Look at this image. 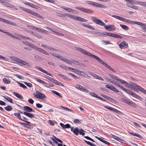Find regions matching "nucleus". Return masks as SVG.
Masks as SVG:
<instances>
[{"mask_svg": "<svg viewBox=\"0 0 146 146\" xmlns=\"http://www.w3.org/2000/svg\"><path fill=\"white\" fill-rule=\"evenodd\" d=\"M104 32L103 33L102 32H98L94 34H97L98 35L100 36H104L105 35Z\"/></svg>", "mask_w": 146, "mask_h": 146, "instance_id": "obj_38", "label": "nucleus"}, {"mask_svg": "<svg viewBox=\"0 0 146 146\" xmlns=\"http://www.w3.org/2000/svg\"><path fill=\"white\" fill-rule=\"evenodd\" d=\"M82 121V120H79L78 119H75L74 121L75 123H81Z\"/></svg>", "mask_w": 146, "mask_h": 146, "instance_id": "obj_43", "label": "nucleus"}, {"mask_svg": "<svg viewBox=\"0 0 146 146\" xmlns=\"http://www.w3.org/2000/svg\"><path fill=\"white\" fill-rule=\"evenodd\" d=\"M23 110L25 111H27V112H34L35 111L33 110L32 108L28 106H24L23 107Z\"/></svg>", "mask_w": 146, "mask_h": 146, "instance_id": "obj_14", "label": "nucleus"}, {"mask_svg": "<svg viewBox=\"0 0 146 146\" xmlns=\"http://www.w3.org/2000/svg\"><path fill=\"white\" fill-rule=\"evenodd\" d=\"M113 37H115V38H122V37L121 36H120L119 35L116 34H114V36Z\"/></svg>", "mask_w": 146, "mask_h": 146, "instance_id": "obj_61", "label": "nucleus"}, {"mask_svg": "<svg viewBox=\"0 0 146 146\" xmlns=\"http://www.w3.org/2000/svg\"><path fill=\"white\" fill-rule=\"evenodd\" d=\"M13 94L16 97H17V98L21 99H23V96L19 94L16 92H13Z\"/></svg>", "mask_w": 146, "mask_h": 146, "instance_id": "obj_20", "label": "nucleus"}, {"mask_svg": "<svg viewBox=\"0 0 146 146\" xmlns=\"http://www.w3.org/2000/svg\"><path fill=\"white\" fill-rule=\"evenodd\" d=\"M3 97L4 98H5L6 100H7L10 103L13 104L14 103L12 101V99L10 98L9 97H7L5 96H3Z\"/></svg>", "mask_w": 146, "mask_h": 146, "instance_id": "obj_29", "label": "nucleus"}, {"mask_svg": "<svg viewBox=\"0 0 146 146\" xmlns=\"http://www.w3.org/2000/svg\"><path fill=\"white\" fill-rule=\"evenodd\" d=\"M84 141L85 142H86L87 144H88V145H90V146H96V145L94 144V143H91V142H90L89 141H86L85 140H84Z\"/></svg>", "mask_w": 146, "mask_h": 146, "instance_id": "obj_41", "label": "nucleus"}, {"mask_svg": "<svg viewBox=\"0 0 146 146\" xmlns=\"http://www.w3.org/2000/svg\"><path fill=\"white\" fill-rule=\"evenodd\" d=\"M112 16L113 17L116 19H117L119 20L120 21H121V20L122 18V17L116 15H113Z\"/></svg>", "mask_w": 146, "mask_h": 146, "instance_id": "obj_53", "label": "nucleus"}, {"mask_svg": "<svg viewBox=\"0 0 146 146\" xmlns=\"http://www.w3.org/2000/svg\"><path fill=\"white\" fill-rule=\"evenodd\" d=\"M90 75H91V76H93L96 79L97 78V77H98V75H97L94 74L93 73H92V72L90 73Z\"/></svg>", "mask_w": 146, "mask_h": 146, "instance_id": "obj_60", "label": "nucleus"}, {"mask_svg": "<svg viewBox=\"0 0 146 146\" xmlns=\"http://www.w3.org/2000/svg\"><path fill=\"white\" fill-rule=\"evenodd\" d=\"M35 68L36 69H38L40 71L43 72V73H45V74H46L47 75H49L52 77H53V76L51 74L47 72V71H45V70H44L43 69H42L41 68L37 66H35Z\"/></svg>", "mask_w": 146, "mask_h": 146, "instance_id": "obj_13", "label": "nucleus"}, {"mask_svg": "<svg viewBox=\"0 0 146 146\" xmlns=\"http://www.w3.org/2000/svg\"><path fill=\"white\" fill-rule=\"evenodd\" d=\"M37 50L42 53L45 54V55H49L48 53L45 50H43L40 48H38V49H37Z\"/></svg>", "mask_w": 146, "mask_h": 146, "instance_id": "obj_19", "label": "nucleus"}, {"mask_svg": "<svg viewBox=\"0 0 146 146\" xmlns=\"http://www.w3.org/2000/svg\"><path fill=\"white\" fill-rule=\"evenodd\" d=\"M29 45L30 46L31 48H33L36 50H37V49H38V47L36 46H35L31 43H29Z\"/></svg>", "mask_w": 146, "mask_h": 146, "instance_id": "obj_51", "label": "nucleus"}, {"mask_svg": "<svg viewBox=\"0 0 146 146\" xmlns=\"http://www.w3.org/2000/svg\"><path fill=\"white\" fill-rule=\"evenodd\" d=\"M5 109L7 111H10L13 110V108L10 106H8L6 107H5Z\"/></svg>", "mask_w": 146, "mask_h": 146, "instance_id": "obj_28", "label": "nucleus"}, {"mask_svg": "<svg viewBox=\"0 0 146 146\" xmlns=\"http://www.w3.org/2000/svg\"><path fill=\"white\" fill-rule=\"evenodd\" d=\"M84 132H85V131L84 130L82 129H80L79 134L82 136H84L85 135V133H84Z\"/></svg>", "mask_w": 146, "mask_h": 146, "instance_id": "obj_44", "label": "nucleus"}, {"mask_svg": "<svg viewBox=\"0 0 146 146\" xmlns=\"http://www.w3.org/2000/svg\"><path fill=\"white\" fill-rule=\"evenodd\" d=\"M113 112L120 115L122 114V112L115 108L114 109Z\"/></svg>", "mask_w": 146, "mask_h": 146, "instance_id": "obj_50", "label": "nucleus"}, {"mask_svg": "<svg viewBox=\"0 0 146 146\" xmlns=\"http://www.w3.org/2000/svg\"><path fill=\"white\" fill-rule=\"evenodd\" d=\"M90 56L91 58H94L95 59L98 61L100 63L102 64H107L106 63L104 62V61L99 58L98 57L96 56L91 54L90 53V55L89 56Z\"/></svg>", "mask_w": 146, "mask_h": 146, "instance_id": "obj_8", "label": "nucleus"}, {"mask_svg": "<svg viewBox=\"0 0 146 146\" xmlns=\"http://www.w3.org/2000/svg\"><path fill=\"white\" fill-rule=\"evenodd\" d=\"M106 99L110 102H113L114 101V99L108 96L107 98H106Z\"/></svg>", "mask_w": 146, "mask_h": 146, "instance_id": "obj_57", "label": "nucleus"}, {"mask_svg": "<svg viewBox=\"0 0 146 146\" xmlns=\"http://www.w3.org/2000/svg\"><path fill=\"white\" fill-rule=\"evenodd\" d=\"M14 115L15 116L17 117V118L19 119H20L23 121H24L28 124H31V123L30 122L28 121H27V120H25L23 119L21 117V115L19 113H14Z\"/></svg>", "mask_w": 146, "mask_h": 146, "instance_id": "obj_9", "label": "nucleus"}, {"mask_svg": "<svg viewBox=\"0 0 146 146\" xmlns=\"http://www.w3.org/2000/svg\"><path fill=\"white\" fill-rule=\"evenodd\" d=\"M105 87L114 92H119L117 89L111 85L106 84L105 85Z\"/></svg>", "mask_w": 146, "mask_h": 146, "instance_id": "obj_10", "label": "nucleus"}, {"mask_svg": "<svg viewBox=\"0 0 146 146\" xmlns=\"http://www.w3.org/2000/svg\"><path fill=\"white\" fill-rule=\"evenodd\" d=\"M90 95H91V96H93L94 97L96 98H98L99 96H98L94 92H90Z\"/></svg>", "mask_w": 146, "mask_h": 146, "instance_id": "obj_49", "label": "nucleus"}, {"mask_svg": "<svg viewBox=\"0 0 146 146\" xmlns=\"http://www.w3.org/2000/svg\"><path fill=\"white\" fill-rule=\"evenodd\" d=\"M80 90L83 92H89V90H88L86 88L82 86V88H81V89Z\"/></svg>", "mask_w": 146, "mask_h": 146, "instance_id": "obj_37", "label": "nucleus"}, {"mask_svg": "<svg viewBox=\"0 0 146 146\" xmlns=\"http://www.w3.org/2000/svg\"><path fill=\"white\" fill-rule=\"evenodd\" d=\"M104 108L113 112L114 108L107 106H104Z\"/></svg>", "mask_w": 146, "mask_h": 146, "instance_id": "obj_52", "label": "nucleus"}, {"mask_svg": "<svg viewBox=\"0 0 146 146\" xmlns=\"http://www.w3.org/2000/svg\"><path fill=\"white\" fill-rule=\"evenodd\" d=\"M35 37L39 38H42V36L38 34H36Z\"/></svg>", "mask_w": 146, "mask_h": 146, "instance_id": "obj_62", "label": "nucleus"}, {"mask_svg": "<svg viewBox=\"0 0 146 146\" xmlns=\"http://www.w3.org/2000/svg\"><path fill=\"white\" fill-rule=\"evenodd\" d=\"M22 125H23L24 127H26L29 129H32L33 128V127H32V126L30 125L25 124L24 123H22Z\"/></svg>", "mask_w": 146, "mask_h": 146, "instance_id": "obj_21", "label": "nucleus"}, {"mask_svg": "<svg viewBox=\"0 0 146 146\" xmlns=\"http://www.w3.org/2000/svg\"><path fill=\"white\" fill-rule=\"evenodd\" d=\"M19 7L22 10L26 11V12H27L28 11L29 9H27V8H25L23 7Z\"/></svg>", "mask_w": 146, "mask_h": 146, "instance_id": "obj_59", "label": "nucleus"}, {"mask_svg": "<svg viewBox=\"0 0 146 146\" xmlns=\"http://www.w3.org/2000/svg\"><path fill=\"white\" fill-rule=\"evenodd\" d=\"M138 25L143 27H146V24H143L139 22H138Z\"/></svg>", "mask_w": 146, "mask_h": 146, "instance_id": "obj_55", "label": "nucleus"}, {"mask_svg": "<svg viewBox=\"0 0 146 146\" xmlns=\"http://www.w3.org/2000/svg\"><path fill=\"white\" fill-rule=\"evenodd\" d=\"M80 74L81 75H84V77L85 78H86L88 79H90V76H88V75H87V74H84V72H80Z\"/></svg>", "mask_w": 146, "mask_h": 146, "instance_id": "obj_45", "label": "nucleus"}, {"mask_svg": "<svg viewBox=\"0 0 146 146\" xmlns=\"http://www.w3.org/2000/svg\"><path fill=\"white\" fill-rule=\"evenodd\" d=\"M36 93L35 94V93H34L33 95L35 98L38 99L44 100H45V99L46 98V96L44 94L38 90L36 91Z\"/></svg>", "mask_w": 146, "mask_h": 146, "instance_id": "obj_3", "label": "nucleus"}, {"mask_svg": "<svg viewBox=\"0 0 146 146\" xmlns=\"http://www.w3.org/2000/svg\"><path fill=\"white\" fill-rule=\"evenodd\" d=\"M14 75L16 76V77H17L19 79L23 80L24 79V77L21 75H20L17 74H14Z\"/></svg>", "mask_w": 146, "mask_h": 146, "instance_id": "obj_48", "label": "nucleus"}, {"mask_svg": "<svg viewBox=\"0 0 146 146\" xmlns=\"http://www.w3.org/2000/svg\"><path fill=\"white\" fill-rule=\"evenodd\" d=\"M60 125L64 129L70 128V125L69 124H67L65 125L62 123H60Z\"/></svg>", "mask_w": 146, "mask_h": 146, "instance_id": "obj_17", "label": "nucleus"}, {"mask_svg": "<svg viewBox=\"0 0 146 146\" xmlns=\"http://www.w3.org/2000/svg\"><path fill=\"white\" fill-rule=\"evenodd\" d=\"M76 48L77 50L79 51L81 53L86 54L88 56H89L90 55V52L86 51L83 49L79 47H76Z\"/></svg>", "mask_w": 146, "mask_h": 146, "instance_id": "obj_6", "label": "nucleus"}, {"mask_svg": "<svg viewBox=\"0 0 146 146\" xmlns=\"http://www.w3.org/2000/svg\"><path fill=\"white\" fill-rule=\"evenodd\" d=\"M80 130L79 129L78 127H76L74 129V133L76 135H78L79 133Z\"/></svg>", "mask_w": 146, "mask_h": 146, "instance_id": "obj_25", "label": "nucleus"}, {"mask_svg": "<svg viewBox=\"0 0 146 146\" xmlns=\"http://www.w3.org/2000/svg\"><path fill=\"white\" fill-rule=\"evenodd\" d=\"M75 87L78 90H80L81 88H82V86L80 85H76L75 86Z\"/></svg>", "mask_w": 146, "mask_h": 146, "instance_id": "obj_56", "label": "nucleus"}, {"mask_svg": "<svg viewBox=\"0 0 146 146\" xmlns=\"http://www.w3.org/2000/svg\"><path fill=\"white\" fill-rule=\"evenodd\" d=\"M120 26L123 29L126 30H128L129 29V27L125 25L120 24Z\"/></svg>", "mask_w": 146, "mask_h": 146, "instance_id": "obj_30", "label": "nucleus"}, {"mask_svg": "<svg viewBox=\"0 0 146 146\" xmlns=\"http://www.w3.org/2000/svg\"><path fill=\"white\" fill-rule=\"evenodd\" d=\"M24 113L25 115L30 118H34L35 117L33 114L29 112H24Z\"/></svg>", "mask_w": 146, "mask_h": 146, "instance_id": "obj_18", "label": "nucleus"}, {"mask_svg": "<svg viewBox=\"0 0 146 146\" xmlns=\"http://www.w3.org/2000/svg\"><path fill=\"white\" fill-rule=\"evenodd\" d=\"M124 84L126 87L128 88H133V90L135 91H137V89L135 88L136 86H137L136 84L133 83H132L131 84H129L126 82Z\"/></svg>", "mask_w": 146, "mask_h": 146, "instance_id": "obj_4", "label": "nucleus"}, {"mask_svg": "<svg viewBox=\"0 0 146 146\" xmlns=\"http://www.w3.org/2000/svg\"><path fill=\"white\" fill-rule=\"evenodd\" d=\"M119 46L121 49L126 48L128 46V44L125 41L122 42L119 44Z\"/></svg>", "mask_w": 146, "mask_h": 146, "instance_id": "obj_11", "label": "nucleus"}, {"mask_svg": "<svg viewBox=\"0 0 146 146\" xmlns=\"http://www.w3.org/2000/svg\"><path fill=\"white\" fill-rule=\"evenodd\" d=\"M50 54L56 58L60 59L61 60L65 62L66 63H68V64H76V63H78V62L77 61H75L73 60H68L64 57L54 52L51 53Z\"/></svg>", "mask_w": 146, "mask_h": 146, "instance_id": "obj_1", "label": "nucleus"}, {"mask_svg": "<svg viewBox=\"0 0 146 146\" xmlns=\"http://www.w3.org/2000/svg\"><path fill=\"white\" fill-rule=\"evenodd\" d=\"M117 81H119L121 84H125L126 82L125 81H124L122 79H119V78H118Z\"/></svg>", "mask_w": 146, "mask_h": 146, "instance_id": "obj_58", "label": "nucleus"}, {"mask_svg": "<svg viewBox=\"0 0 146 146\" xmlns=\"http://www.w3.org/2000/svg\"><path fill=\"white\" fill-rule=\"evenodd\" d=\"M125 1L127 2H129L130 3H132L133 4L138 5V1H135L134 0H124Z\"/></svg>", "mask_w": 146, "mask_h": 146, "instance_id": "obj_22", "label": "nucleus"}, {"mask_svg": "<svg viewBox=\"0 0 146 146\" xmlns=\"http://www.w3.org/2000/svg\"><path fill=\"white\" fill-rule=\"evenodd\" d=\"M83 25L84 27H87L88 28H89L92 30H94V27H93L92 26H91L90 25H87V24H84Z\"/></svg>", "mask_w": 146, "mask_h": 146, "instance_id": "obj_35", "label": "nucleus"}, {"mask_svg": "<svg viewBox=\"0 0 146 146\" xmlns=\"http://www.w3.org/2000/svg\"><path fill=\"white\" fill-rule=\"evenodd\" d=\"M60 67L63 69L66 70H68V69H70V70H73L74 72H75L76 71H77V70L75 68H72L70 67H67L64 64L63 65H61L60 66Z\"/></svg>", "mask_w": 146, "mask_h": 146, "instance_id": "obj_15", "label": "nucleus"}, {"mask_svg": "<svg viewBox=\"0 0 146 146\" xmlns=\"http://www.w3.org/2000/svg\"><path fill=\"white\" fill-rule=\"evenodd\" d=\"M10 61L11 63H19L20 64H28L22 60L13 56H10Z\"/></svg>", "mask_w": 146, "mask_h": 146, "instance_id": "obj_2", "label": "nucleus"}, {"mask_svg": "<svg viewBox=\"0 0 146 146\" xmlns=\"http://www.w3.org/2000/svg\"><path fill=\"white\" fill-rule=\"evenodd\" d=\"M136 87L135 88L137 89V91H138V90H140L143 93L145 94H146V90H145L144 89H143L142 88H141V86H139L136 84Z\"/></svg>", "mask_w": 146, "mask_h": 146, "instance_id": "obj_16", "label": "nucleus"}, {"mask_svg": "<svg viewBox=\"0 0 146 146\" xmlns=\"http://www.w3.org/2000/svg\"><path fill=\"white\" fill-rule=\"evenodd\" d=\"M3 82L6 84H9L11 82V81L9 80L8 78H4L3 79Z\"/></svg>", "mask_w": 146, "mask_h": 146, "instance_id": "obj_26", "label": "nucleus"}, {"mask_svg": "<svg viewBox=\"0 0 146 146\" xmlns=\"http://www.w3.org/2000/svg\"><path fill=\"white\" fill-rule=\"evenodd\" d=\"M7 1V0H4V3H1L3 4L4 5H6L7 7H10L12 8L13 7V6L11 5V4H9V3H6V1Z\"/></svg>", "mask_w": 146, "mask_h": 146, "instance_id": "obj_31", "label": "nucleus"}, {"mask_svg": "<svg viewBox=\"0 0 146 146\" xmlns=\"http://www.w3.org/2000/svg\"><path fill=\"white\" fill-rule=\"evenodd\" d=\"M105 35H107L109 36H111L113 37L114 34L111 33H108L107 32H104Z\"/></svg>", "mask_w": 146, "mask_h": 146, "instance_id": "obj_32", "label": "nucleus"}, {"mask_svg": "<svg viewBox=\"0 0 146 146\" xmlns=\"http://www.w3.org/2000/svg\"><path fill=\"white\" fill-rule=\"evenodd\" d=\"M78 21H80L81 22H86L87 21V20L86 19H84V18L79 17L78 18Z\"/></svg>", "mask_w": 146, "mask_h": 146, "instance_id": "obj_54", "label": "nucleus"}, {"mask_svg": "<svg viewBox=\"0 0 146 146\" xmlns=\"http://www.w3.org/2000/svg\"><path fill=\"white\" fill-rule=\"evenodd\" d=\"M36 106L37 108H41L42 107V105L39 103L36 104Z\"/></svg>", "mask_w": 146, "mask_h": 146, "instance_id": "obj_64", "label": "nucleus"}, {"mask_svg": "<svg viewBox=\"0 0 146 146\" xmlns=\"http://www.w3.org/2000/svg\"><path fill=\"white\" fill-rule=\"evenodd\" d=\"M52 82L55 83L57 85H58L60 86H64V85L62 83L58 82L57 80L54 79L53 81H52Z\"/></svg>", "mask_w": 146, "mask_h": 146, "instance_id": "obj_24", "label": "nucleus"}, {"mask_svg": "<svg viewBox=\"0 0 146 146\" xmlns=\"http://www.w3.org/2000/svg\"><path fill=\"white\" fill-rule=\"evenodd\" d=\"M51 91L53 94L58 96L59 97H60V98L62 97V96H61L60 94L58 92L53 90H52Z\"/></svg>", "mask_w": 146, "mask_h": 146, "instance_id": "obj_34", "label": "nucleus"}, {"mask_svg": "<svg viewBox=\"0 0 146 146\" xmlns=\"http://www.w3.org/2000/svg\"><path fill=\"white\" fill-rule=\"evenodd\" d=\"M104 27L105 29H108V30L109 31H111V25H108V26H106L105 25V26H104Z\"/></svg>", "mask_w": 146, "mask_h": 146, "instance_id": "obj_39", "label": "nucleus"}, {"mask_svg": "<svg viewBox=\"0 0 146 146\" xmlns=\"http://www.w3.org/2000/svg\"><path fill=\"white\" fill-rule=\"evenodd\" d=\"M33 28L35 29L37 31H38V32H41L42 29H41L40 28H38L37 27L33 26Z\"/></svg>", "mask_w": 146, "mask_h": 146, "instance_id": "obj_63", "label": "nucleus"}, {"mask_svg": "<svg viewBox=\"0 0 146 146\" xmlns=\"http://www.w3.org/2000/svg\"><path fill=\"white\" fill-rule=\"evenodd\" d=\"M25 4L28 6H29L35 9H36L37 8V7H38L37 6L31 3H25Z\"/></svg>", "mask_w": 146, "mask_h": 146, "instance_id": "obj_23", "label": "nucleus"}, {"mask_svg": "<svg viewBox=\"0 0 146 146\" xmlns=\"http://www.w3.org/2000/svg\"><path fill=\"white\" fill-rule=\"evenodd\" d=\"M138 5L144 7H146V2L138 1Z\"/></svg>", "mask_w": 146, "mask_h": 146, "instance_id": "obj_36", "label": "nucleus"}, {"mask_svg": "<svg viewBox=\"0 0 146 146\" xmlns=\"http://www.w3.org/2000/svg\"><path fill=\"white\" fill-rule=\"evenodd\" d=\"M92 12V11L90 9H86L85 8H84V11H83V12L88 13H90Z\"/></svg>", "mask_w": 146, "mask_h": 146, "instance_id": "obj_33", "label": "nucleus"}, {"mask_svg": "<svg viewBox=\"0 0 146 146\" xmlns=\"http://www.w3.org/2000/svg\"><path fill=\"white\" fill-rule=\"evenodd\" d=\"M90 56L91 58H94L95 59L98 61L100 63L102 64H107L106 63L104 62V61L99 58L98 57L96 56L91 54L90 53V55L89 56Z\"/></svg>", "mask_w": 146, "mask_h": 146, "instance_id": "obj_7", "label": "nucleus"}, {"mask_svg": "<svg viewBox=\"0 0 146 146\" xmlns=\"http://www.w3.org/2000/svg\"><path fill=\"white\" fill-rule=\"evenodd\" d=\"M18 84H19L21 87L23 88L26 89L27 88V87L23 84L22 83H21L17 81H15Z\"/></svg>", "mask_w": 146, "mask_h": 146, "instance_id": "obj_27", "label": "nucleus"}, {"mask_svg": "<svg viewBox=\"0 0 146 146\" xmlns=\"http://www.w3.org/2000/svg\"><path fill=\"white\" fill-rule=\"evenodd\" d=\"M109 76L111 77L113 79H114L116 81H117L118 78L114 75H112L111 74H109Z\"/></svg>", "mask_w": 146, "mask_h": 146, "instance_id": "obj_46", "label": "nucleus"}, {"mask_svg": "<svg viewBox=\"0 0 146 146\" xmlns=\"http://www.w3.org/2000/svg\"><path fill=\"white\" fill-rule=\"evenodd\" d=\"M105 66L107 68H108V69L110 70L111 71H112L113 72H115V71L113 70V69L111 68L110 66L109 65H108V64H104Z\"/></svg>", "mask_w": 146, "mask_h": 146, "instance_id": "obj_40", "label": "nucleus"}, {"mask_svg": "<svg viewBox=\"0 0 146 146\" xmlns=\"http://www.w3.org/2000/svg\"><path fill=\"white\" fill-rule=\"evenodd\" d=\"M127 104L132 106H134L135 105V103L132 101H128Z\"/></svg>", "mask_w": 146, "mask_h": 146, "instance_id": "obj_42", "label": "nucleus"}, {"mask_svg": "<svg viewBox=\"0 0 146 146\" xmlns=\"http://www.w3.org/2000/svg\"><path fill=\"white\" fill-rule=\"evenodd\" d=\"M127 93L131 95L132 96L135 98L138 99L139 100L140 98L139 96L136 94L132 91L129 90H128Z\"/></svg>", "mask_w": 146, "mask_h": 146, "instance_id": "obj_12", "label": "nucleus"}, {"mask_svg": "<svg viewBox=\"0 0 146 146\" xmlns=\"http://www.w3.org/2000/svg\"><path fill=\"white\" fill-rule=\"evenodd\" d=\"M91 19L97 24L103 26H105L104 23L100 19H96L94 17H92Z\"/></svg>", "mask_w": 146, "mask_h": 146, "instance_id": "obj_5", "label": "nucleus"}, {"mask_svg": "<svg viewBox=\"0 0 146 146\" xmlns=\"http://www.w3.org/2000/svg\"><path fill=\"white\" fill-rule=\"evenodd\" d=\"M46 49H47L48 50H52L54 51H56L57 50V49H54L53 48L48 46H47Z\"/></svg>", "mask_w": 146, "mask_h": 146, "instance_id": "obj_47", "label": "nucleus"}]
</instances>
